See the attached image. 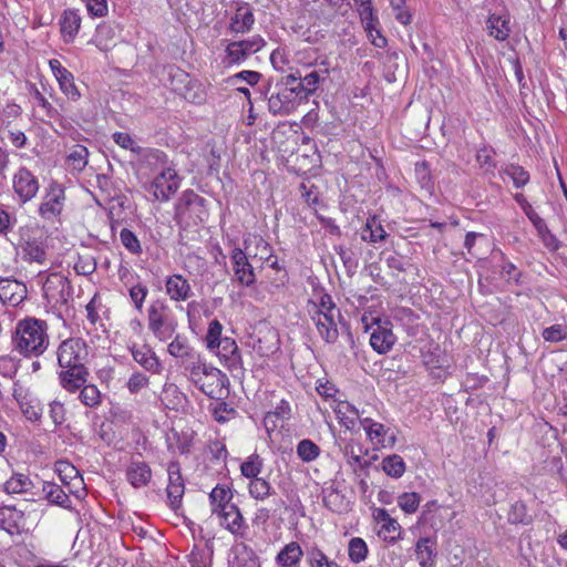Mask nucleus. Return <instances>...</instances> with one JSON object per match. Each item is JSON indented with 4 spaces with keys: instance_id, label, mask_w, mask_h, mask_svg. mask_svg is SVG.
I'll return each instance as SVG.
<instances>
[{
    "instance_id": "obj_1",
    "label": "nucleus",
    "mask_w": 567,
    "mask_h": 567,
    "mask_svg": "<svg viewBox=\"0 0 567 567\" xmlns=\"http://www.w3.org/2000/svg\"><path fill=\"white\" fill-rule=\"evenodd\" d=\"M47 321L28 317L17 322L11 336L12 350L24 358L40 357L50 344Z\"/></svg>"
},
{
    "instance_id": "obj_2",
    "label": "nucleus",
    "mask_w": 567,
    "mask_h": 567,
    "mask_svg": "<svg viewBox=\"0 0 567 567\" xmlns=\"http://www.w3.org/2000/svg\"><path fill=\"white\" fill-rule=\"evenodd\" d=\"M300 78V71L281 76L272 85L268 82L265 97L268 101V111L272 115L286 116L297 110V107L307 102L299 93L296 86V81Z\"/></svg>"
},
{
    "instance_id": "obj_3",
    "label": "nucleus",
    "mask_w": 567,
    "mask_h": 567,
    "mask_svg": "<svg viewBox=\"0 0 567 567\" xmlns=\"http://www.w3.org/2000/svg\"><path fill=\"white\" fill-rule=\"evenodd\" d=\"M144 158L150 164L163 166L162 171L146 186V190L158 202H168L171 197L178 190L181 178L176 171L166 167L168 162L165 152L156 148H148L144 153Z\"/></svg>"
},
{
    "instance_id": "obj_4",
    "label": "nucleus",
    "mask_w": 567,
    "mask_h": 567,
    "mask_svg": "<svg viewBox=\"0 0 567 567\" xmlns=\"http://www.w3.org/2000/svg\"><path fill=\"white\" fill-rule=\"evenodd\" d=\"M209 217L207 199L193 189H186L177 199L174 220L182 229L198 226Z\"/></svg>"
},
{
    "instance_id": "obj_5",
    "label": "nucleus",
    "mask_w": 567,
    "mask_h": 567,
    "mask_svg": "<svg viewBox=\"0 0 567 567\" xmlns=\"http://www.w3.org/2000/svg\"><path fill=\"white\" fill-rule=\"evenodd\" d=\"M148 330L159 341H166L176 332L177 321L163 299L153 300L147 309Z\"/></svg>"
},
{
    "instance_id": "obj_6",
    "label": "nucleus",
    "mask_w": 567,
    "mask_h": 567,
    "mask_svg": "<svg viewBox=\"0 0 567 567\" xmlns=\"http://www.w3.org/2000/svg\"><path fill=\"white\" fill-rule=\"evenodd\" d=\"M250 243V240L245 239V249L234 247L230 251L234 280L244 287H251L256 282V274L252 261L256 260L257 252H251Z\"/></svg>"
},
{
    "instance_id": "obj_7",
    "label": "nucleus",
    "mask_w": 567,
    "mask_h": 567,
    "mask_svg": "<svg viewBox=\"0 0 567 567\" xmlns=\"http://www.w3.org/2000/svg\"><path fill=\"white\" fill-rule=\"evenodd\" d=\"M42 290L44 299L53 308L68 307L73 299V287L68 277L60 272L48 275Z\"/></svg>"
},
{
    "instance_id": "obj_8",
    "label": "nucleus",
    "mask_w": 567,
    "mask_h": 567,
    "mask_svg": "<svg viewBox=\"0 0 567 567\" xmlns=\"http://www.w3.org/2000/svg\"><path fill=\"white\" fill-rule=\"evenodd\" d=\"M87 346L80 338H69L60 343L56 350L58 363L61 369L85 365Z\"/></svg>"
},
{
    "instance_id": "obj_9",
    "label": "nucleus",
    "mask_w": 567,
    "mask_h": 567,
    "mask_svg": "<svg viewBox=\"0 0 567 567\" xmlns=\"http://www.w3.org/2000/svg\"><path fill=\"white\" fill-rule=\"evenodd\" d=\"M13 192L21 204H25L35 197L39 192L38 177L25 166L19 167L12 177Z\"/></svg>"
},
{
    "instance_id": "obj_10",
    "label": "nucleus",
    "mask_w": 567,
    "mask_h": 567,
    "mask_svg": "<svg viewBox=\"0 0 567 567\" xmlns=\"http://www.w3.org/2000/svg\"><path fill=\"white\" fill-rule=\"evenodd\" d=\"M65 194L63 187L52 182L47 188L42 203L39 206V215L47 220L59 217L63 210Z\"/></svg>"
},
{
    "instance_id": "obj_11",
    "label": "nucleus",
    "mask_w": 567,
    "mask_h": 567,
    "mask_svg": "<svg viewBox=\"0 0 567 567\" xmlns=\"http://www.w3.org/2000/svg\"><path fill=\"white\" fill-rule=\"evenodd\" d=\"M28 296L25 284L17 279H0V300L4 305L19 306Z\"/></svg>"
},
{
    "instance_id": "obj_12",
    "label": "nucleus",
    "mask_w": 567,
    "mask_h": 567,
    "mask_svg": "<svg viewBox=\"0 0 567 567\" xmlns=\"http://www.w3.org/2000/svg\"><path fill=\"white\" fill-rule=\"evenodd\" d=\"M229 370L243 369V360L236 341L225 337L213 350Z\"/></svg>"
},
{
    "instance_id": "obj_13",
    "label": "nucleus",
    "mask_w": 567,
    "mask_h": 567,
    "mask_svg": "<svg viewBox=\"0 0 567 567\" xmlns=\"http://www.w3.org/2000/svg\"><path fill=\"white\" fill-rule=\"evenodd\" d=\"M220 519V525L235 536L243 537L248 529V525L236 504L230 505L224 512L216 514Z\"/></svg>"
},
{
    "instance_id": "obj_14",
    "label": "nucleus",
    "mask_w": 567,
    "mask_h": 567,
    "mask_svg": "<svg viewBox=\"0 0 567 567\" xmlns=\"http://www.w3.org/2000/svg\"><path fill=\"white\" fill-rule=\"evenodd\" d=\"M89 374L85 365H75L74 368L62 369L59 372V381L64 390L74 393L87 382Z\"/></svg>"
},
{
    "instance_id": "obj_15",
    "label": "nucleus",
    "mask_w": 567,
    "mask_h": 567,
    "mask_svg": "<svg viewBox=\"0 0 567 567\" xmlns=\"http://www.w3.org/2000/svg\"><path fill=\"white\" fill-rule=\"evenodd\" d=\"M130 351L134 361L147 372L152 374H159L162 372L163 364L150 346L143 344L138 347L133 344Z\"/></svg>"
},
{
    "instance_id": "obj_16",
    "label": "nucleus",
    "mask_w": 567,
    "mask_h": 567,
    "mask_svg": "<svg viewBox=\"0 0 567 567\" xmlns=\"http://www.w3.org/2000/svg\"><path fill=\"white\" fill-rule=\"evenodd\" d=\"M228 382L227 375L219 369L209 368L208 373L202 377L197 388L207 396L215 399L221 394L223 389Z\"/></svg>"
},
{
    "instance_id": "obj_17",
    "label": "nucleus",
    "mask_w": 567,
    "mask_h": 567,
    "mask_svg": "<svg viewBox=\"0 0 567 567\" xmlns=\"http://www.w3.org/2000/svg\"><path fill=\"white\" fill-rule=\"evenodd\" d=\"M328 68L323 70H312L305 75L300 73V78L296 81V86L303 96V100L308 101L309 97L317 92L320 82L328 78Z\"/></svg>"
},
{
    "instance_id": "obj_18",
    "label": "nucleus",
    "mask_w": 567,
    "mask_h": 567,
    "mask_svg": "<svg viewBox=\"0 0 567 567\" xmlns=\"http://www.w3.org/2000/svg\"><path fill=\"white\" fill-rule=\"evenodd\" d=\"M24 525V514L14 506L0 507V528L10 535L20 534Z\"/></svg>"
},
{
    "instance_id": "obj_19",
    "label": "nucleus",
    "mask_w": 567,
    "mask_h": 567,
    "mask_svg": "<svg viewBox=\"0 0 567 567\" xmlns=\"http://www.w3.org/2000/svg\"><path fill=\"white\" fill-rule=\"evenodd\" d=\"M310 318L313 321L320 337L327 343H334L338 340L339 331L337 327V320L341 321L342 318H339L337 315H318Z\"/></svg>"
},
{
    "instance_id": "obj_20",
    "label": "nucleus",
    "mask_w": 567,
    "mask_h": 567,
    "mask_svg": "<svg viewBox=\"0 0 567 567\" xmlns=\"http://www.w3.org/2000/svg\"><path fill=\"white\" fill-rule=\"evenodd\" d=\"M255 24V16L248 3L237 7L235 14L230 18L229 30L234 33H247Z\"/></svg>"
},
{
    "instance_id": "obj_21",
    "label": "nucleus",
    "mask_w": 567,
    "mask_h": 567,
    "mask_svg": "<svg viewBox=\"0 0 567 567\" xmlns=\"http://www.w3.org/2000/svg\"><path fill=\"white\" fill-rule=\"evenodd\" d=\"M388 324L389 322H385V326L378 324L370 336L371 347L380 354L389 352L396 340L392 329L389 328Z\"/></svg>"
},
{
    "instance_id": "obj_22",
    "label": "nucleus",
    "mask_w": 567,
    "mask_h": 567,
    "mask_svg": "<svg viewBox=\"0 0 567 567\" xmlns=\"http://www.w3.org/2000/svg\"><path fill=\"white\" fill-rule=\"evenodd\" d=\"M166 293L174 301H185L192 295V287L186 278L182 275L175 274L168 276L165 280Z\"/></svg>"
},
{
    "instance_id": "obj_23",
    "label": "nucleus",
    "mask_w": 567,
    "mask_h": 567,
    "mask_svg": "<svg viewBox=\"0 0 567 567\" xmlns=\"http://www.w3.org/2000/svg\"><path fill=\"white\" fill-rule=\"evenodd\" d=\"M126 480L134 488L145 487L152 478V470L146 462L133 461L126 468Z\"/></svg>"
},
{
    "instance_id": "obj_24",
    "label": "nucleus",
    "mask_w": 567,
    "mask_h": 567,
    "mask_svg": "<svg viewBox=\"0 0 567 567\" xmlns=\"http://www.w3.org/2000/svg\"><path fill=\"white\" fill-rule=\"evenodd\" d=\"M208 497L213 515H216L219 512H224V509H227V507L234 504L231 503L234 497L233 489L226 484H217L212 489Z\"/></svg>"
},
{
    "instance_id": "obj_25",
    "label": "nucleus",
    "mask_w": 567,
    "mask_h": 567,
    "mask_svg": "<svg viewBox=\"0 0 567 567\" xmlns=\"http://www.w3.org/2000/svg\"><path fill=\"white\" fill-rule=\"evenodd\" d=\"M511 19L508 14L492 13L487 18L486 29L488 34L497 41H505L511 34Z\"/></svg>"
},
{
    "instance_id": "obj_26",
    "label": "nucleus",
    "mask_w": 567,
    "mask_h": 567,
    "mask_svg": "<svg viewBox=\"0 0 567 567\" xmlns=\"http://www.w3.org/2000/svg\"><path fill=\"white\" fill-rule=\"evenodd\" d=\"M42 493L49 504L56 505L65 509H72L70 496L61 485L53 482H43Z\"/></svg>"
},
{
    "instance_id": "obj_27",
    "label": "nucleus",
    "mask_w": 567,
    "mask_h": 567,
    "mask_svg": "<svg viewBox=\"0 0 567 567\" xmlns=\"http://www.w3.org/2000/svg\"><path fill=\"white\" fill-rule=\"evenodd\" d=\"M81 17L75 10L68 9L63 12L60 27L64 42L70 43L76 37L81 27Z\"/></svg>"
},
{
    "instance_id": "obj_28",
    "label": "nucleus",
    "mask_w": 567,
    "mask_h": 567,
    "mask_svg": "<svg viewBox=\"0 0 567 567\" xmlns=\"http://www.w3.org/2000/svg\"><path fill=\"white\" fill-rule=\"evenodd\" d=\"M307 308L310 317H316L318 315H337L339 318H342L340 310L332 300V297L326 292L319 296L318 301L309 300Z\"/></svg>"
},
{
    "instance_id": "obj_29",
    "label": "nucleus",
    "mask_w": 567,
    "mask_h": 567,
    "mask_svg": "<svg viewBox=\"0 0 567 567\" xmlns=\"http://www.w3.org/2000/svg\"><path fill=\"white\" fill-rule=\"evenodd\" d=\"M354 6L368 37H372V31L377 30V24H379V19L373 13L372 0H354Z\"/></svg>"
},
{
    "instance_id": "obj_30",
    "label": "nucleus",
    "mask_w": 567,
    "mask_h": 567,
    "mask_svg": "<svg viewBox=\"0 0 567 567\" xmlns=\"http://www.w3.org/2000/svg\"><path fill=\"white\" fill-rule=\"evenodd\" d=\"M323 504L333 513H344L349 509V502L338 488L331 486L323 489Z\"/></svg>"
},
{
    "instance_id": "obj_31",
    "label": "nucleus",
    "mask_w": 567,
    "mask_h": 567,
    "mask_svg": "<svg viewBox=\"0 0 567 567\" xmlns=\"http://www.w3.org/2000/svg\"><path fill=\"white\" fill-rule=\"evenodd\" d=\"M388 237L380 219L377 216H371L367 219L365 226L361 233V239L368 243H379L385 240Z\"/></svg>"
},
{
    "instance_id": "obj_32",
    "label": "nucleus",
    "mask_w": 567,
    "mask_h": 567,
    "mask_svg": "<svg viewBox=\"0 0 567 567\" xmlns=\"http://www.w3.org/2000/svg\"><path fill=\"white\" fill-rule=\"evenodd\" d=\"M23 259L30 262L44 264L47 259L45 246L41 240L29 238L22 245Z\"/></svg>"
},
{
    "instance_id": "obj_33",
    "label": "nucleus",
    "mask_w": 567,
    "mask_h": 567,
    "mask_svg": "<svg viewBox=\"0 0 567 567\" xmlns=\"http://www.w3.org/2000/svg\"><path fill=\"white\" fill-rule=\"evenodd\" d=\"M167 351L171 355L181 359L183 362L195 360L197 355L195 350L188 344L186 338L181 337L179 334H177L168 344Z\"/></svg>"
},
{
    "instance_id": "obj_34",
    "label": "nucleus",
    "mask_w": 567,
    "mask_h": 567,
    "mask_svg": "<svg viewBox=\"0 0 567 567\" xmlns=\"http://www.w3.org/2000/svg\"><path fill=\"white\" fill-rule=\"evenodd\" d=\"M302 554L300 545L297 542H290L278 553L276 561L282 567H292L300 561Z\"/></svg>"
},
{
    "instance_id": "obj_35",
    "label": "nucleus",
    "mask_w": 567,
    "mask_h": 567,
    "mask_svg": "<svg viewBox=\"0 0 567 567\" xmlns=\"http://www.w3.org/2000/svg\"><path fill=\"white\" fill-rule=\"evenodd\" d=\"M159 398L162 403L167 409L175 411L182 408L186 400L185 395L179 391L178 386L173 383L164 385Z\"/></svg>"
},
{
    "instance_id": "obj_36",
    "label": "nucleus",
    "mask_w": 567,
    "mask_h": 567,
    "mask_svg": "<svg viewBox=\"0 0 567 567\" xmlns=\"http://www.w3.org/2000/svg\"><path fill=\"white\" fill-rule=\"evenodd\" d=\"M235 558L233 567H260L255 551L245 544H238L234 548Z\"/></svg>"
},
{
    "instance_id": "obj_37",
    "label": "nucleus",
    "mask_w": 567,
    "mask_h": 567,
    "mask_svg": "<svg viewBox=\"0 0 567 567\" xmlns=\"http://www.w3.org/2000/svg\"><path fill=\"white\" fill-rule=\"evenodd\" d=\"M33 486L30 477L22 473L13 475L4 483V492L8 494L27 493Z\"/></svg>"
},
{
    "instance_id": "obj_38",
    "label": "nucleus",
    "mask_w": 567,
    "mask_h": 567,
    "mask_svg": "<svg viewBox=\"0 0 567 567\" xmlns=\"http://www.w3.org/2000/svg\"><path fill=\"white\" fill-rule=\"evenodd\" d=\"M415 553L422 567L433 565L436 554L430 538H420L415 545Z\"/></svg>"
},
{
    "instance_id": "obj_39",
    "label": "nucleus",
    "mask_w": 567,
    "mask_h": 567,
    "mask_svg": "<svg viewBox=\"0 0 567 567\" xmlns=\"http://www.w3.org/2000/svg\"><path fill=\"white\" fill-rule=\"evenodd\" d=\"M405 463L398 454L388 455L382 460V470L393 478H400L405 473Z\"/></svg>"
},
{
    "instance_id": "obj_40",
    "label": "nucleus",
    "mask_w": 567,
    "mask_h": 567,
    "mask_svg": "<svg viewBox=\"0 0 567 567\" xmlns=\"http://www.w3.org/2000/svg\"><path fill=\"white\" fill-rule=\"evenodd\" d=\"M507 520L509 524H523L528 525L532 523V516L528 515L527 506L522 501H516L512 504L508 514Z\"/></svg>"
},
{
    "instance_id": "obj_41",
    "label": "nucleus",
    "mask_w": 567,
    "mask_h": 567,
    "mask_svg": "<svg viewBox=\"0 0 567 567\" xmlns=\"http://www.w3.org/2000/svg\"><path fill=\"white\" fill-rule=\"evenodd\" d=\"M89 151L83 145H74L66 159L73 169L82 172L87 165Z\"/></svg>"
},
{
    "instance_id": "obj_42",
    "label": "nucleus",
    "mask_w": 567,
    "mask_h": 567,
    "mask_svg": "<svg viewBox=\"0 0 567 567\" xmlns=\"http://www.w3.org/2000/svg\"><path fill=\"white\" fill-rule=\"evenodd\" d=\"M320 447L311 440L303 439L297 444V455L302 462L309 463L320 455Z\"/></svg>"
},
{
    "instance_id": "obj_43",
    "label": "nucleus",
    "mask_w": 567,
    "mask_h": 567,
    "mask_svg": "<svg viewBox=\"0 0 567 567\" xmlns=\"http://www.w3.org/2000/svg\"><path fill=\"white\" fill-rule=\"evenodd\" d=\"M61 91L72 101H78L81 97V93L74 83L73 74L68 70L65 73L62 72L58 79Z\"/></svg>"
},
{
    "instance_id": "obj_44",
    "label": "nucleus",
    "mask_w": 567,
    "mask_h": 567,
    "mask_svg": "<svg viewBox=\"0 0 567 567\" xmlns=\"http://www.w3.org/2000/svg\"><path fill=\"white\" fill-rule=\"evenodd\" d=\"M79 399L85 406L97 408L101 404V392L94 384H84L80 389Z\"/></svg>"
},
{
    "instance_id": "obj_45",
    "label": "nucleus",
    "mask_w": 567,
    "mask_h": 567,
    "mask_svg": "<svg viewBox=\"0 0 567 567\" xmlns=\"http://www.w3.org/2000/svg\"><path fill=\"white\" fill-rule=\"evenodd\" d=\"M262 466V458L257 453H254L241 464V475L250 480L257 478Z\"/></svg>"
},
{
    "instance_id": "obj_46",
    "label": "nucleus",
    "mask_w": 567,
    "mask_h": 567,
    "mask_svg": "<svg viewBox=\"0 0 567 567\" xmlns=\"http://www.w3.org/2000/svg\"><path fill=\"white\" fill-rule=\"evenodd\" d=\"M348 553L350 560L354 564H359L367 558L368 546L362 538L353 537L349 542Z\"/></svg>"
},
{
    "instance_id": "obj_47",
    "label": "nucleus",
    "mask_w": 567,
    "mask_h": 567,
    "mask_svg": "<svg viewBox=\"0 0 567 567\" xmlns=\"http://www.w3.org/2000/svg\"><path fill=\"white\" fill-rule=\"evenodd\" d=\"M343 453L355 475H358V468L367 471L371 466V461L362 458L360 454L354 452V447L350 444L344 446Z\"/></svg>"
},
{
    "instance_id": "obj_48",
    "label": "nucleus",
    "mask_w": 567,
    "mask_h": 567,
    "mask_svg": "<svg viewBox=\"0 0 567 567\" xmlns=\"http://www.w3.org/2000/svg\"><path fill=\"white\" fill-rule=\"evenodd\" d=\"M503 173L513 181L516 188L524 187L529 182V173L519 165L509 164Z\"/></svg>"
},
{
    "instance_id": "obj_49",
    "label": "nucleus",
    "mask_w": 567,
    "mask_h": 567,
    "mask_svg": "<svg viewBox=\"0 0 567 567\" xmlns=\"http://www.w3.org/2000/svg\"><path fill=\"white\" fill-rule=\"evenodd\" d=\"M248 488L251 497L261 501L270 496L272 491L270 483L260 477L250 480Z\"/></svg>"
},
{
    "instance_id": "obj_50",
    "label": "nucleus",
    "mask_w": 567,
    "mask_h": 567,
    "mask_svg": "<svg viewBox=\"0 0 567 567\" xmlns=\"http://www.w3.org/2000/svg\"><path fill=\"white\" fill-rule=\"evenodd\" d=\"M421 502L420 494L405 492L398 497V505L405 514H413L417 511Z\"/></svg>"
},
{
    "instance_id": "obj_51",
    "label": "nucleus",
    "mask_w": 567,
    "mask_h": 567,
    "mask_svg": "<svg viewBox=\"0 0 567 567\" xmlns=\"http://www.w3.org/2000/svg\"><path fill=\"white\" fill-rule=\"evenodd\" d=\"M128 295L135 309L141 312L143 310L145 299L148 295V288L146 285L140 281L135 285H132L128 289Z\"/></svg>"
},
{
    "instance_id": "obj_52",
    "label": "nucleus",
    "mask_w": 567,
    "mask_h": 567,
    "mask_svg": "<svg viewBox=\"0 0 567 567\" xmlns=\"http://www.w3.org/2000/svg\"><path fill=\"white\" fill-rule=\"evenodd\" d=\"M188 361H189V365L186 367V370L189 371V380L197 386V384L202 380V377L206 375V373H208V371H209V368H213V367L200 362L198 354L196 355L195 360H188Z\"/></svg>"
},
{
    "instance_id": "obj_53",
    "label": "nucleus",
    "mask_w": 567,
    "mask_h": 567,
    "mask_svg": "<svg viewBox=\"0 0 567 567\" xmlns=\"http://www.w3.org/2000/svg\"><path fill=\"white\" fill-rule=\"evenodd\" d=\"M120 239L122 245L133 255L142 254V246L137 236L128 228H123L120 231Z\"/></svg>"
},
{
    "instance_id": "obj_54",
    "label": "nucleus",
    "mask_w": 567,
    "mask_h": 567,
    "mask_svg": "<svg viewBox=\"0 0 567 567\" xmlns=\"http://www.w3.org/2000/svg\"><path fill=\"white\" fill-rule=\"evenodd\" d=\"M185 492V485L172 484L167 485L166 494L169 507L174 512H178L182 508V499Z\"/></svg>"
},
{
    "instance_id": "obj_55",
    "label": "nucleus",
    "mask_w": 567,
    "mask_h": 567,
    "mask_svg": "<svg viewBox=\"0 0 567 567\" xmlns=\"http://www.w3.org/2000/svg\"><path fill=\"white\" fill-rule=\"evenodd\" d=\"M225 51L229 64H240L249 56L237 41L228 43Z\"/></svg>"
},
{
    "instance_id": "obj_56",
    "label": "nucleus",
    "mask_w": 567,
    "mask_h": 567,
    "mask_svg": "<svg viewBox=\"0 0 567 567\" xmlns=\"http://www.w3.org/2000/svg\"><path fill=\"white\" fill-rule=\"evenodd\" d=\"M17 401L20 404L21 411L23 415L31 422L40 421L42 416V409L39 403H33L32 401H20L19 396L14 394Z\"/></svg>"
},
{
    "instance_id": "obj_57",
    "label": "nucleus",
    "mask_w": 567,
    "mask_h": 567,
    "mask_svg": "<svg viewBox=\"0 0 567 567\" xmlns=\"http://www.w3.org/2000/svg\"><path fill=\"white\" fill-rule=\"evenodd\" d=\"M542 337L547 342H559L567 339V327L563 324H553L543 330Z\"/></svg>"
},
{
    "instance_id": "obj_58",
    "label": "nucleus",
    "mask_w": 567,
    "mask_h": 567,
    "mask_svg": "<svg viewBox=\"0 0 567 567\" xmlns=\"http://www.w3.org/2000/svg\"><path fill=\"white\" fill-rule=\"evenodd\" d=\"M336 252L339 255L348 275H353L358 268V260L354 258L352 251L343 246L334 247Z\"/></svg>"
},
{
    "instance_id": "obj_59",
    "label": "nucleus",
    "mask_w": 567,
    "mask_h": 567,
    "mask_svg": "<svg viewBox=\"0 0 567 567\" xmlns=\"http://www.w3.org/2000/svg\"><path fill=\"white\" fill-rule=\"evenodd\" d=\"M221 331L223 326L217 319H214L212 322H209L207 334L205 338L207 348L209 350H215V344L219 342L221 339H224L221 337Z\"/></svg>"
},
{
    "instance_id": "obj_60",
    "label": "nucleus",
    "mask_w": 567,
    "mask_h": 567,
    "mask_svg": "<svg viewBox=\"0 0 567 567\" xmlns=\"http://www.w3.org/2000/svg\"><path fill=\"white\" fill-rule=\"evenodd\" d=\"M493 154H495L494 150L487 146H483L476 153L477 163L481 167L485 168L486 172L493 171L496 166L493 161Z\"/></svg>"
},
{
    "instance_id": "obj_61",
    "label": "nucleus",
    "mask_w": 567,
    "mask_h": 567,
    "mask_svg": "<svg viewBox=\"0 0 567 567\" xmlns=\"http://www.w3.org/2000/svg\"><path fill=\"white\" fill-rule=\"evenodd\" d=\"M114 142L124 150H130L133 153L141 154L142 147L138 146L130 134L123 132H116L113 134Z\"/></svg>"
},
{
    "instance_id": "obj_62",
    "label": "nucleus",
    "mask_w": 567,
    "mask_h": 567,
    "mask_svg": "<svg viewBox=\"0 0 567 567\" xmlns=\"http://www.w3.org/2000/svg\"><path fill=\"white\" fill-rule=\"evenodd\" d=\"M86 10L91 17L103 18L109 13L107 0H90L85 2Z\"/></svg>"
},
{
    "instance_id": "obj_63",
    "label": "nucleus",
    "mask_w": 567,
    "mask_h": 567,
    "mask_svg": "<svg viewBox=\"0 0 567 567\" xmlns=\"http://www.w3.org/2000/svg\"><path fill=\"white\" fill-rule=\"evenodd\" d=\"M150 383L148 377L141 372L133 373L127 381V389L132 394L138 393L142 389L146 388Z\"/></svg>"
},
{
    "instance_id": "obj_64",
    "label": "nucleus",
    "mask_w": 567,
    "mask_h": 567,
    "mask_svg": "<svg viewBox=\"0 0 567 567\" xmlns=\"http://www.w3.org/2000/svg\"><path fill=\"white\" fill-rule=\"evenodd\" d=\"M237 42L246 51V53H248L249 56L260 51L266 44V41L260 35H254L249 39L240 40Z\"/></svg>"
}]
</instances>
